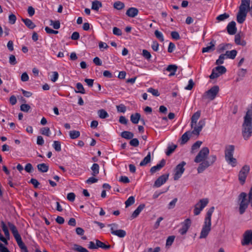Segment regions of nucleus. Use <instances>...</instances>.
<instances>
[{
  "label": "nucleus",
  "mask_w": 252,
  "mask_h": 252,
  "mask_svg": "<svg viewBox=\"0 0 252 252\" xmlns=\"http://www.w3.org/2000/svg\"><path fill=\"white\" fill-rule=\"evenodd\" d=\"M237 54V51L236 50H232L231 51H227L226 52L225 54H223L225 55V57L234 59L236 57Z\"/></svg>",
  "instance_id": "26"
},
{
  "label": "nucleus",
  "mask_w": 252,
  "mask_h": 252,
  "mask_svg": "<svg viewBox=\"0 0 252 252\" xmlns=\"http://www.w3.org/2000/svg\"><path fill=\"white\" fill-rule=\"evenodd\" d=\"M37 168L39 171L44 173L48 171L49 169V166L45 163H40L37 165Z\"/></svg>",
  "instance_id": "27"
},
{
  "label": "nucleus",
  "mask_w": 252,
  "mask_h": 252,
  "mask_svg": "<svg viewBox=\"0 0 252 252\" xmlns=\"http://www.w3.org/2000/svg\"><path fill=\"white\" fill-rule=\"evenodd\" d=\"M220 73L218 72L217 71V70H216V67L213 69L212 72L211 74L210 75L209 77L211 79H214L215 78H218L220 76Z\"/></svg>",
  "instance_id": "48"
},
{
  "label": "nucleus",
  "mask_w": 252,
  "mask_h": 252,
  "mask_svg": "<svg viewBox=\"0 0 252 252\" xmlns=\"http://www.w3.org/2000/svg\"><path fill=\"white\" fill-rule=\"evenodd\" d=\"M129 144L132 146L136 147L138 146L139 142L137 138H132L129 142Z\"/></svg>",
  "instance_id": "56"
},
{
  "label": "nucleus",
  "mask_w": 252,
  "mask_h": 252,
  "mask_svg": "<svg viewBox=\"0 0 252 252\" xmlns=\"http://www.w3.org/2000/svg\"><path fill=\"white\" fill-rule=\"evenodd\" d=\"M209 202L208 198H203L200 199L199 202L196 203L194 206L193 210L194 215L195 216L198 215L201 211L205 208Z\"/></svg>",
  "instance_id": "7"
},
{
  "label": "nucleus",
  "mask_w": 252,
  "mask_h": 252,
  "mask_svg": "<svg viewBox=\"0 0 252 252\" xmlns=\"http://www.w3.org/2000/svg\"><path fill=\"white\" fill-rule=\"evenodd\" d=\"M113 33L114 34L120 36L122 34L121 30L117 27H114L113 29Z\"/></svg>",
  "instance_id": "63"
},
{
  "label": "nucleus",
  "mask_w": 252,
  "mask_h": 252,
  "mask_svg": "<svg viewBox=\"0 0 252 252\" xmlns=\"http://www.w3.org/2000/svg\"><path fill=\"white\" fill-rule=\"evenodd\" d=\"M191 223L189 219H186L181 223L182 227L179 230V233L182 235L186 234L191 225Z\"/></svg>",
  "instance_id": "13"
},
{
  "label": "nucleus",
  "mask_w": 252,
  "mask_h": 252,
  "mask_svg": "<svg viewBox=\"0 0 252 252\" xmlns=\"http://www.w3.org/2000/svg\"><path fill=\"white\" fill-rule=\"evenodd\" d=\"M8 20L10 24H14L16 22V17L14 14H11L9 16Z\"/></svg>",
  "instance_id": "62"
},
{
  "label": "nucleus",
  "mask_w": 252,
  "mask_h": 252,
  "mask_svg": "<svg viewBox=\"0 0 252 252\" xmlns=\"http://www.w3.org/2000/svg\"><path fill=\"white\" fill-rule=\"evenodd\" d=\"M186 164V162L183 161L176 166L174 175V180H178L181 177L185 171V169L184 166Z\"/></svg>",
  "instance_id": "9"
},
{
  "label": "nucleus",
  "mask_w": 252,
  "mask_h": 252,
  "mask_svg": "<svg viewBox=\"0 0 252 252\" xmlns=\"http://www.w3.org/2000/svg\"><path fill=\"white\" fill-rule=\"evenodd\" d=\"M113 7L114 8L120 10L124 8L125 4L120 1H117L114 3Z\"/></svg>",
  "instance_id": "36"
},
{
  "label": "nucleus",
  "mask_w": 252,
  "mask_h": 252,
  "mask_svg": "<svg viewBox=\"0 0 252 252\" xmlns=\"http://www.w3.org/2000/svg\"><path fill=\"white\" fill-rule=\"evenodd\" d=\"M95 242L96 243L97 249L100 248L103 250H107L111 247L110 245H106L98 240H96Z\"/></svg>",
  "instance_id": "24"
},
{
  "label": "nucleus",
  "mask_w": 252,
  "mask_h": 252,
  "mask_svg": "<svg viewBox=\"0 0 252 252\" xmlns=\"http://www.w3.org/2000/svg\"><path fill=\"white\" fill-rule=\"evenodd\" d=\"M102 7V3L98 0H94L92 2V9L98 11L100 7Z\"/></svg>",
  "instance_id": "33"
},
{
  "label": "nucleus",
  "mask_w": 252,
  "mask_h": 252,
  "mask_svg": "<svg viewBox=\"0 0 252 252\" xmlns=\"http://www.w3.org/2000/svg\"><path fill=\"white\" fill-rule=\"evenodd\" d=\"M76 87L77 90H75V92L76 93H80L82 94H85V91L84 88V87L81 83H77L76 84Z\"/></svg>",
  "instance_id": "37"
},
{
  "label": "nucleus",
  "mask_w": 252,
  "mask_h": 252,
  "mask_svg": "<svg viewBox=\"0 0 252 252\" xmlns=\"http://www.w3.org/2000/svg\"><path fill=\"white\" fill-rule=\"evenodd\" d=\"M97 114L99 117L101 119H105L109 117L108 113L104 109L99 110Z\"/></svg>",
  "instance_id": "39"
},
{
  "label": "nucleus",
  "mask_w": 252,
  "mask_h": 252,
  "mask_svg": "<svg viewBox=\"0 0 252 252\" xmlns=\"http://www.w3.org/2000/svg\"><path fill=\"white\" fill-rule=\"evenodd\" d=\"M251 0H241V3L239 8L237 14V21L239 24H242L245 21L248 9H250Z\"/></svg>",
  "instance_id": "4"
},
{
  "label": "nucleus",
  "mask_w": 252,
  "mask_h": 252,
  "mask_svg": "<svg viewBox=\"0 0 252 252\" xmlns=\"http://www.w3.org/2000/svg\"><path fill=\"white\" fill-rule=\"evenodd\" d=\"M178 199L177 198H174L173 200H172L168 205V209H172L174 208L176 205V204L177 202Z\"/></svg>",
  "instance_id": "60"
},
{
  "label": "nucleus",
  "mask_w": 252,
  "mask_h": 252,
  "mask_svg": "<svg viewBox=\"0 0 252 252\" xmlns=\"http://www.w3.org/2000/svg\"><path fill=\"white\" fill-rule=\"evenodd\" d=\"M252 244V231L248 230L243 235V239L241 241L242 246H247Z\"/></svg>",
  "instance_id": "11"
},
{
  "label": "nucleus",
  "mask_w": 252,
  "mask_h": 252,
  "mask_svg": "<svg viewBox=\"0 0 252 252\" xmlns=\"http://www.w3.org/2000/svg\"><path fill=\"white\" fill-rule=\"evenodd\" d=\"M73 250L78 252H89V251L85 248L77 245L74 244L73 245Z\"/></svg>",
  "instance_id": "34"
},
{
  "label": "nucleus",
  "mask_w": 252,
  "mask_h": 252,
  "mask_svg": "<svg viewBox=\"0 0 252 252\" xmlns=\"http://www.w3.org/2000/svg\"><path fill=\"white\" fill-rule=\"evenodd\" d=\"M18 246L21 249V250H24V249L26 248L27 247L25 245V244L23 243V242L22 240V238L21 236L15 238Z\"/></svg>",
  "instance_id": "38"
},
{
  "label": "nucleus",
  "mask_w": 252,
  "mask_h": 252,
  "mask_svg": "<svg viewBox=\"0 0 252 252\" xmlns=\"http://www.w3.org/2000/svg\"><path fill=\"white\" fill-rule=\"evenodd\" d=\"M225 58V55H224L223 54H221L220 56L219 59L216 61V63L217 64H221L223 63L224 60Z\"/></svg>",
  "instance_id": "55"
},
{
  "label": "nucleus",
  "mask_w": 252,
  "mask_h": 252,
  "mask_svg": "<svg viewBox=\"0 0 252 252\" xmlns=\"http://www.w3.org/2000/svg\"><path fill=\"white\" fill-rule=\"evenodd\" d=\"M215 42L216 41L213 40L211 41L208 45L202 49V52L203 53L211 52L215 50Z\"/></svg>",
  "instance_id": "18"
},
{
  "label": "nucleus",
  "mask_w": 252,
  "mask_h": 252,
  "mask_svg": "<svg viewBox=\"0 0 252 252\" xmlns=\"http://www.w3.org/2000/svg\"><path fill=\"white\" fill-rule=\"evenodd\" d=\"M155 35L156 37L160 41L163 42L164 41V38L162 33L159 32L158 30L155 31Z\"/></svg>",
  "instance_id": "52"
},
{
  "label": "nucleus",
  "mask_w": 252,
  "mask_h": 252,
  "mask_svg": "<svg viewBox=\"0 0 252 252\" xmlns=\"http://www.w3.org/2000/svg\"><path fill=\"white\" fill-rule=\"evenodd\" d=\"M211 222L207 221H204V223L199 236L200 239L205 238L208 236L209 232L211 230Z\"/></svg>",
  "instance_id": "12"
},
{
  "label": "nucleus",
  "mask_w": 252,
  "mask_h": 252,
  "mask_svg": "<svg viewBox=\"0 0 252 252\" xmlns=\"http://www.w3.org/2000/svg\"><path fill=\"white\" fill-rule=\"evenodd\" d=\"M216 70H217L218 72L220 73V75L225 73L226 71L225 67L221 65L216 67Z\"/></svg>",
  "instance_id": "51"
},
{
  "label": "nucleus",
  "mask_w": 252,
  "mask_h": 252,
  "mask_svg": "<svg viewBox=\"0 0 252 252\" xmlns=\"http://www.w3.org/2000/svg\"><path fill=\"white\" fill-rule=\"evenodd\" d=\"M21 20L24 22L25 25L30 29H33L36 26L34 23H33L32 21L29 19L22 18Z\"/></svg>",
  "instance_id": "23"
},
{
  "label": "nucleus",
  "mask_w": 252,
  "mask_h": 252,
  "mask_svg": "<svg viewBox=\"0 0 252 252\" xmlns=\"http://www.w3.org/2000/svg\"><path fill=\"white\" fill-rule=\"evenodd\" d=\"M171 36L173 39L175 40H178L180 38L179 33L175 31L171 32Z\"/></svg>",
  "instance_id": "64"
},
{
  "label": "nucleus",
  "mask_w": 252,
  "mask_h": 252,
  "mask_svg": "<svg viewBox=\"0 0 252 252\" xmlns=\"http://www.w3.org/2000/svg\"><path fill=\"white\" fill-rule=\"evenodd\" d=\"M108 227H110L111 233L112 234V232L115 231L117 230L118 228V224L116 223H113L111 224H109L107 225Z\"/></svg>",
  "instance_id": "59"
},
{
  "label": "nucleus",
  "mask_w": 252,
  "mask_h": 252,
  "mask_svg": "<svg viewBox=\"0 0 252 252\" xmlns=\"http://www.w3.org/2000/svg\"><path fill=\"white\" fill-rule=\"evenodd\" d=\"M177 147V146L176 145L168 146L167 148V150L166 152V155L170 156L174 151Z\"/></svg>",
  "instance_id": "46"
},
{
  "label": "nucleus",
  "mask_w": 252,
  "mask_h": 252,
  "mask_svg": "<svg viewBox=\"0 0 252 252\" xmlns=\"http://www.w3.org/2000/svg\"><path fill=\"white\" fill-rule=\"evenodd\" d=\"M25 171L28 173H31L33 170V168L31 163H27L25 167Z\"/></svg>",
  "instance_id": "61"
},
{
  "label": "nucleus",
  "mask_w": 252,
  "mask_h": 252,
  "mask_svg": "<svg viewBox=\"0 0 252 252\" xmlns=\"http://www.w3.org/2000/svg\"><path fill=\"white\" fill-rule=\"evenodd\" d=\"M80 132L77 130H71L69 131V136L71 139H74L79 137Z\"/></svg>",
  "instance_id": "41"
},
{
  "label": "nucleus",
  "mask_w": 252,
  "mask_h": 252,
  "mask_svg": "<svg viewBox=\"0 0 252 252\" xmlns=\"http://www.w3.org/2000/svg\"><path fill=\"white\" fill-rule=\"evenodd\" d=\"M242 135L245 140H248L252 134V111L248 110L244 117L242 125Z\"/></svg>",
  "instance_id": "2"
},
{
  "label": "nucleus",
  "mask_w": 252,
  "mask_h": 252,
  "mask_svg": "<svg viewBox=\"0 0 252 252\" xmlns=\"http://www.w3.org/2000/svg\"><path fill=\"white\" fill-rule=\"evenodd\" d=\"M201 115V111L200 110L197 111L194 113L191 118V127L193 128L192 131H188L184 133L181 137V144H184L189 139V135L193 134L196 136H198L200 134V131L202 130L203 127L205 125V120H200L198 124L197 122Z\"/></svg>",
  "instance_id": "1"
},
{
  "label": "nucleus",
  "mask_w": 252,
  "mask_h": 252,
  "mask_svg": "<svg viewBox=\"0 0 252 252\" xmlns=\"http://www.w3.org/2000/svg\"><path fill=\"white\" fill-rule=\"evenodd\" d=\"M247 194L244 192H241L238 197L239 204V212L240 215L243 214L247 209L249 203L252 207V188H251L248 193L249 199H247Z\"/></svg>",
  "instance_id": "3"
},
{
  "label": "nucleus",
  "mask_w": 252,
  "mask_h": 252,
  "mask_svg": "<svg viewBox=\"0 0 252 252\" xmlns=\"http://www.w3.org/2000/svg\"><path fill=\"white\" fill-rule=\"evenodd\" d=\"M141 115L138 113L132 114L130 116V121L133 124H137L140 120Z\"/></svg>",
  "instance_id": "25"
},
{
  "label": "nucleus",
  "mask_w": 252,
  "mask_h": 252,
  "mask_svg": "<svg viewBox=\"0 0 252 252\" xmlns=\"http://www.w3.org/2000/svg\"><path fill=\"white\" fill-rule=\"evenodd\" d=\"M229 17V15L226 13L220 14L217 17L216 19L219 22L223 21L227 19Z\"/></svg>",
  "instance_id": "43"
},
{
  "label": "nucleus",
  "mask_w": 252,
  "mask_h": 252,
  "mask_svg": "<svg viewBox=\"0 0 252 252\" xmlns=\"http://www.w3.org/2000/svg\"><path fill=\"white\" fill-rule=\"evenodd\" d=\"M143 56L147 60H150L151 58L150 53L147 50L144 49L142 51Z\"/></svg>",
  "instance_id": "57"
},
{
  "label": "nucleus",
  "mask_w": 252,
  "mask_h": 252,
  "mask_svg": "<svg viewBox=\"0 0 252 252\" xmlns=\"http://www.w3.org/2000/svg\"><path fill=\"white\" fill-rule=\"evenodd\" d=\"M202 162L199 164L197 168L198 173H202L206 168L210 166L209 161L205 160L201 161Z\"/></svg>",
  "instance_id": "16"
},
{
  "label": "nucleus",
  "mask_w": 252,
  "mask_h": 252,
  "mask_svg": "<svg viewBox=\"0 0 252 252\" xmlns=\"http://www.w3.org/2000/svg\"><path fill=\"white\" fill-rule=\"evenodd\" d=\"M145 205L144 204H141L139 205L136 209L133 212L131 216V219H133L138 217L140 212L143 210V209L145 208Z\"/></svg>",
  "instance_id": "20"
},
{
  "label": "nucleus",
  "mask_w": 252,
  "mask_h": 252,
  "mask_svg": "<svg viewBox=\"0 0 252 252\" xmlns=\"http://www.w3.org/2000/svg\"><path fill=\"white\" fill-rule=\"evenodd\" d=\"M121 136L124 138L126 139H131L133 137L134 134L131 132L128 131H124L121 132Z\"/></svg>",
  "instance_id": "28"
},
{
  "label": "nucleus",
  "mask_w": 252,
  "mask_h": 252,
  "mask_svg": "<svg viewBox=\"0 0 252 252\" xmlns=\"http://www.w3.org/2000/svg\"><path fill=\"white\" fill-rule=\"evenodd\" d=\"M138 12L139 11L137 8L135 7H130L127 10L126 14L127 16L133 18L138 15Z\"/></svg>",
  "instance_id": "17"
},
{
  "label": "nucleus",
  "mask_w": 252,
  "mask_h": 252,
  "mask_svg": "<svg viewBox=\"0 0 252 252\" xmlns=\"http://www.w3.org/2000/svg\"><path fill=\"white\" fill-rule=\"evenodd\" d=\"M116 107L117 111L119 112L125 113L126 111V107L123 104L117 105Z\"/></svg>",
  "instance_id": "58"
},
{
  "label": "nucleus",
  "mask_w": 252,
  "mask_h": 252,
  "mask_svg": "<svg viewBox=\"0 0 252 252\" xmlns=\"http://www.w3.org/2000/svg\"><path fill=\"white\" fill-rule=\"evenodd\" d=\"M215 208L214 207H211L209 210L207 211L206 214V216L205 219V221L211 222V217L213 213L214 212Z\"/></svg>",
  "instance_id": "30"
},
{
  "label": "nucleus",
  "mask_w": 252,
  "mask_h": 252,
  "mask_svg": "<svg viewBox=\"0 0 252 252\" xmlns=\"http://www.w3.org/2000/svg\"><path fill=\"white\" fill-rule=\"evenodd\" d=\"M50 25L52 26L55 29L58 30L60 28V22L59 21L50 20Z\"/></svg>",
  "instance_id": "47"
},
{
  "label": "nucleus",
  "mask_w": 252,
  "mask_h": 252,
  "mask_svg": "<svg viewBox=\"0 0 252 252\" xmlns=\"http://www.w3.org/2000/svg\"><path fill=\"white\" fill-rule=\"evenodd\" d=\"M151 158V153L149 152L147 156L145 157L141 161L140 163V165L142 166L147 164L150 162Z\"/></svg>",
  "instance_id": "32"
},
{
  "label": "nucleus",
  "mask_w": 252,
  "mask_h": 252,
  "mask_svg": "<svg viewBox=\"0 0 252 252\" xmlns=\"http://www.w3.org/2000/svg\"><path fill=\"white\" fill-rule=\"evenodd\" d=\"M175 238V237L174 236H169L166 240V246H171L174 241Z\"/></svg>",
  "instance_id": "54"
},
{
  "label": "nucleus",
  "mask_w": 252,
  "mask_h": 252,
  "mask_svg": "<svg viewBox=\"0 0 252 252\" xmlns=\"http://www.w3.org/2000/svg\"><path fill=\"white\" fill-rule=\"evenodd\" d=\"M40 132L42 135L49 136L50 134V128L48 127H44L41 129Z\"/></svg>",
  "instance_id": "45"
},
{
  "label": "nucleus",
  "mask_w": 252,
  "mask_h": 252,
  "mask_svg": "<svg viewBox=\"0 0 252 252\" xmlns=\"http://www.w3.org/2000/svg\"><path fill=\"white\" fill-rule=\"evenodd\" d=\"M219 87L218 86H214L212 87L208 91L206 92L205 95L204 96H206L207 98L211 100H214L216 97L219 92Z\"/></svg>",
  "instance_id": "10"
},
{
  "label": "nucleus",
  "mask_w": 252,
  "mask_h": 252,
  "mask_svg": "<svg viewBox=\"0 0 252 252\" xmlns=\"http://www.w3.org/2000/svg\"><path fill=\"white\" fill-rule=\"evenodd\" d=\"M209 154V149L207 147H203L198 153L194 158V162L199 163L205 161Z\"/></svg>",
  "instance_id": "8"
},
{
  "label": "nucleus",
  "mask_w": 252,
  "mask_h": 252,
  "mask_svg": "<svg viewBox=\"0 0 252 252\" xmlns=\"http://www.w3.org/2000/svg\"><path fill=\"white\" fill-rule=\"evenodd\" d=\"M53 147L57 152H60L61 151V142L59 141H54Z\"/></svg>",
  "instance_id": "44"
},
{
  "label": "nucleus",
  "mask_w": 252,
  "mask_h": 252,
  "mask_svg": "<svg viewBox=\"0 0 252 252\" xmlns=\"http://www.w3.org/2000/svg\"><path fill=\"white\" fill-rule=\"evenodd\" d=\"M7 224L15 238L20 236V235L19 234V232L17 229L16 227L14 224L10 222H8Z\"/></svg>",
  "instance_id": "21"
},
{
  "label": "nucleus",
  "mask_w": 252,
  "mask_h": 252,
  "mask_svg": "<svg viewBox=\"0 0 252 252\" xmlns=\"http://www.w3.org/2000/svg\"><path fill=\"white\" fill-rule=\"evenodd\" d=\"M135 202V198L134 196H131L126 201L125 205L126 207H128L132 204H133Z\"/></svg>",
  "instance_id": "42"
},
{
  "label": "nucleus",
  "mask_w": 252,
  "mask_h": 252,
  "mask_svg": "<svg viewBox=\"0 0 252 252\" xmlns=\"http://www.w3.org/2000/svg\"><path fill=\"white\" fill-rule=\"evenodd\" d=\"M165 160L164 159H162L159 164H158L157 165L151 167L150 169V172L152 174L156 172L157 171H158L161 169L165 165Z\"/></svg>",
  "instance_id": "19"
},
{
  "label": "nucleus",
  "mask_w": 252,
  "mask_h": 252,
  "mask_svg": "<svg viewBox=\"0 0 252 252\" xmlns=\"http://www.w3.org/2000/svg\"><path fill=\"white\" fill-rule=\"evenodd\" d=\"M112 234L120 238H124L126 235V232L124 230L119 229L112 232Z\"/></svg>",
  "instance_id": "29"
},
{
  "label": "nucleus",
  "mask_w": 252,
  "mask_h": 252,
  "mask_svg": "<svg viewBox=\"0 0 252 252\" xmlns=\"http://www.w3.org/2000/svg\"><path fill=\"white\" fill-rule=\"evenodd\" d=\"M31 109V106L27 104H23L20 106V110L25 112H28Z\"/></svg>",
  "instance_id": "53"
},
{
  "label": "nucleus",
  "mask_w": 252,
  "mask_h": 252,
  "mask_svg": "<svg viewBox=\"0 0 252 252\" xmlns=\"http://www.w3.org/2000/svg\"><path fill=\"white\" fill-rule=\"evenodd\" d=\"M227 31L230 35H233L236 33L237 29L236 27V23L234 21L230 22L227 26Z\"/></svg>",
  "instance_id": "15"
},
{
  "label": "nucleus",
  "mask_w": 252,
  "mask_h": 252,
  "mask_svg": "<svg viewBox=\"0 0 252 252\" xmlns=\"http://www.w3.org/2000/svg\"><path fill=\"white\" fill-rule=\"evenodd\" d=\"M250 170V167L248 165H244L240 170L238 174V180L241 185H243L245 184Z\"/></svg>",
  "instance_id": "6"
},
{
  "label": "nucleus",
  "mask_w": 252,
  "mask_h": 252,
  "mask_svg": "<svg viewBox=\"0 0 252 252\" xmlns=\"http://www.w3.org/2000/svg\"><path fill=\"white\" fill-rule=\"evenodd\" d=\"M241 36L240 33H238L235 36V42L237 45H241L242 46H245L247 44V42L244 40H241Z\"/></svg>",
  "instance_id": "22"
},
{
  "label": "nucleus",
  "mask_w": 252,
  "mask_h": 252,
  "mask_svg": "<svg viewBox=\"0 0 252 252\" xmlns=\"http://www.w3.org/2000/svg\"><path fill=\"white\" fill-rule=\"evenodd\" d=\"M168 177L169 174H163L159 176L155 182L154 186L157 188L160 187L166 182L168 179Z\"/></svg>",
  "instance_id": "14"
},
{
  "label": "nucleus",
  "mask_w": 252,
  "mask_h": 252,
  "mask_svg": "<svg viewBox=\"0 0 252 252\" xmlns=\"http://www.w3.org/2000/svg\"><path fill=\"white\" fill-rule=\"evenodd\" d=\"M177 69V66L176 65L170 64L167 66L166 70L168 71L172 72L170 74V76H171V75H174L175 74Z\"/></svg>",
  "instance_id": "40"
},
{
  "label": "nucleus",
  "mask_w": 252,
  "mask_h": 252,
  "mask_svg": "<svg viewBox=\"0 0 252 252\" xmlns=\"http://www.w3.org/2000/svg\"><path fill=\"white\" fill-rule=\"evenodd\" d=\"M99 166L97 163H94L91 167L93 171L92 174L93 176H96L99 173Z\"/></svg>",
  "instance_id": "31"
},
{
  "label": "nucleus",
  "mask_w": 252,
  "mask_h": 252,
  "mask_svg": "<svg viewBox=\"0 0 252 252\" xmlns=\"http://www.w3.org/2000/svg\"><path fill=\"white\" fill-rule=\"evenodd\" d=\"M235 146L233 145H227L225 147L224 157L227 163L232 167H235L237 164V159L233 157Z\"/></svg>",
  "instance_id": "5"
},
{
  "label": "nucleus",
  "mask_w": 252,
  "mask_h": 252,
  "mask_svg": "<svg viewBox=\"0 0 252 252\" xmlns=\"http://www.w3.org/2000/svg\"><path fill=\"white\" fill-rule=\"evenodd\" d=\"M202 142L200 141H197L194 143L191 147V152L193 153L194 150L198 149L202 144Z\"/></svg>",
  "instance_id": "50"
},
{
  "label": "nucleus",
  "mask_w": 252,
  "mask_h": 252,
  "mask_svg": "<svg viewBox=\"0 0 252 252\" xmlns=\"http://www.w3.org/2000/svg\"><path fill=\"white\" fill-rule=\"evenodd\" d=\"M147 92L148 93H151L153 95L155 96H158L160 95L157 89H155L153 88H149L147 90Z\"/></svg>",
  "instance_id": "49"
},
{
  "label": "nucleus",
  "mask_w": 252,
  "mask_h": 252,
  "mask_svg": "<svg viewBox=\"0 0 252 252\" xmlns=\"http://www.w3.org/2000/svg\"><path fill=\"white\" fill-rule=\"evenodd\" d=\"M1 224L2 229L4 233L5 237L9 239V237H10V234H9V231H8L7 226L6 225L5 223L3 221H2L1 222Z\"/></svg>",
  "instance_id": "35"
}]
</instances>
